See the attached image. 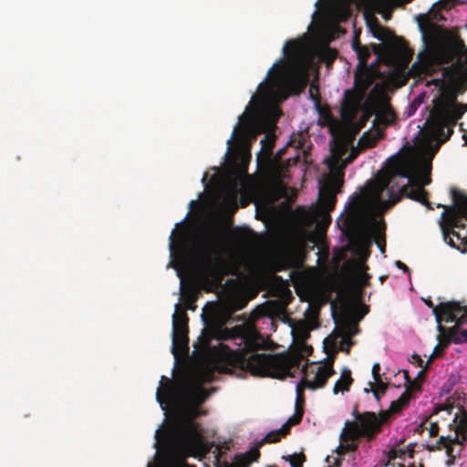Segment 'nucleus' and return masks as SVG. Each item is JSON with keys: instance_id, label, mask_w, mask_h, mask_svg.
<instances>
[{"instance_id": "nucleus-6", "label": "nucleus", "mask_w": 467, "mask_h": 467, "mask_svg": "<svg viewBox=\"0 0 467 467\" xmlns=\"http://www.w3.org/2000/svg\"><path fill=\"white\" fill-rule=\"evenodd\" d=\"M379 77V72L375 66L363 65L357 67L354 73V89L345 92L341 107L343 119L352 120L356 118L368 89Z\"/></svg>"}, {"instance_id": "nucleus-29", "label": "nucleus", "mask_w": 467, "mask_h": 467, "mask_svg": "<svg viewBox=\"0 0 467 467\" xmlns=\"http://www.w3.org/2000/svg\"><path fill=\"white\" fill-rule=\"evenodd\" d=\"M448 335L455 344L467 343V329H462L458 326L448 327Z\"/></svg>"}, {"instance_id": "nucleus-38", "label": "nucleus", "mask_w": 467, "mask_h": 467, "mask_svg": "<svg viewBox=\"0 0 467 467\" xmlns=\"http://www.w3.org/2000/svg\"><path fill=\"white\" fill-rule=\"evenodd\" d=\"M261 143L263 144V149L268 150L269 151H272V149L274 147V140L269 136H265L261 140Z\"/></svg>"}, {"instance_id": "nucleus-30", "label": "nucleus", "mask_w": 467, "mask_h": 467, "mask_svg": "<svg viewBox=\"0 0 467 467\" xmlns=\"http://www.w3.org/2000/svg\"><path fill=\"white\" fill-rule=\"evenodd\" d=\"M283 52L288 59H294L299 56L300 43L297 40H287L283 47Z\"/></svg>"}, {"instance_id": "nucleus-26", "label": "nucleus", "mask_w": 467, "mask_h": 467, "mask_svg": "<svg viewBox=\"0 0 467 467\" xmlns=\"http://www.w3.org/2000/svg\"><path fill=\"white\" fill-rule=\"evenodd\" d=\"M445 241L451 247L461 250V245L465 246L467 244V234L462 235L459 231L451 229Z\"/></svg>"}, {"instance_id": "nucleus-55", "label": "nucleus", "mask_w": 467, "mask_h": 467, "mask_svg": "<svg viewBox=\"0 0 467 467\" xmlns=\"http://www.w3.org/2000/svg\"><path fill=\"white\" fill-rule=\"evenodd\" d=\"M404 378L406 379V383L410 381L411 379L410 378L408 370H403Z\"/></svg>"}, {"instance_id": "nucleus-42", "label": "nucleus", "mask_w": 467, "mask_h": 467, "mask_svg": "<svg viewBox=\"0 0 467 467\" xmlns=\"http://www.w3.org/2000/svg\"><path fill=\"white\" fill-rule=\"evenodd\" d=\"M380 365L379 363H375L372 367V377L375 381H379L381 379L380 374Z\"/></svg>"}, {"instance_id": "nucleus-4", "label": "nucleus", "mask_w": 467, "mask_h": 467, "mask_svg": "<svg viewBox=\"0 0 467 467\" xmlns=\"http://www.w3.org/2000/svg\"><path fill=\"white\" fill-rule=\"evenodd\" d=\"M184 394L194 405L187 408L182 419L169 429H159L155 433L157 443H162L171 456L179 458L192 455L202 442V430L194 419L202 414L198 404L206 399L205 390L200 385L186 388Z\"/></svg>"}, {"instance_id": "nucleus-45", "label": "nucleus", "mask_w": 467, "mask_h": 467, "mask_svg": "<svg viewBox=\"0 0 467 467\" xmlns=\"http://www.w3.org/2000/svg\"><path fill=\"white\" fill-rule=\"evenodd\" d=\"M411 359H412L411 362H416L419 367L423 368L424 361L420 358V356H419L418 354H413L411 356Z\"/></svg>"}, {"instance_id": "nucleus-12", "label": "nucleus", "mask_w": 467, "mask_h": 467, "mask_svg": "<svg viewBox=\"0 0 467 467\" xmlns=\"http://www.w3.org/2000/svg\"><path fill=\"white\" fill-rule=\"evenodd\" d=\"M434 316L438 324L442 321L455 322L454 326L458 327L467 324V308L457 301L440 303L434 309Z\"/></svg>"}, {"instance_id": "nucleus-41", "label": "nucleus", "mask_w": 467, "mask_h": 467, "mask_svg": "<svg viewBox=\"0 0 467 467\" xmlns=\"http://www.w3.org/2000/svg\"><path fill=\"white\" fill-rule=\"evenodd\" d=\"M440 427L436 422H431L430 427L428 428L430 437L438 436Z\"/></svg>"}, {"instance_id": "nucleus-57", "label": "nucleus", "mask_w": 467, "mask_h": 467, "mask_svg": "<svg viewBox=\"0 0 467 467\" xmlns=\"http://www.w3.org/2000/svg\"><path fill=\"white\" fill-rule=\"evenodd\" d=\"M337 52L333 51L330 60L333 61L336 58Z\"/></svg>"}, {"instance_id": "nucleus-51", "label": "nucleus", "mask_w": 467, "mask_h": 467, "mask_svg": "<svg viewBox=\"0 0 467 467\" xmlns=\"http://www.w3.org/2000/svg\"><path fill=\"white\" fill-rule=\"evenodd\" d=\"M426 305L432 309V312L434 313V309L439 306H434V304L431 300L425 301Z\"/></svg>"}, {"instance_id": "nucleus-39", "label": "nucleus", "mask_w": 467, "mask_h": 467, "mask_svg": "<svg viewBox=\"0 0 467 467\" xmlns=\"http://www.w3.org/2000/svg\"><path fill=\"white\" fill-rule=\"evenodd\" d=\"M388 34H389V31L382 26L379 27V32H373L374 36L381 41L385 40Z\"/></svg>"}, {"instance_id": "nucleus-9", "label": "nucleus", "mask_w": 467, "mask_h": 467, "mask_svg": "<svg viewBox=\"0 0 467 467\" xmlns=\"http://www.w3.org/2000/svg\"><path fill=\"white\" fill-rule=\"evenodd\" d=\"M455 436H441L435 442L427 444L430 451L444 449L449 460L448 465L453 464L462 451V441H467V411L457 414L454 419Z\"/></svg>"}, {"instance_id": "nucleus-36", "label": "nucleus", "mask_w": 467, "mask_h": 467, "mask_svg": "<svg viewBox=\"0 0 467 467\" xmlns=\"http://www.w3.org/2000/svg\"><path fill=\"white\" fill-rule=\"evenodd\" d=\"M375 383H376L375 388L373 387L371 382L369 383V385L372 388V392H373L374 397L377 400H379L380 396L385 394V392L388 389V385L386 383H384L381 379H379V381H375Z\"/></svg>"}, {"instance_id": "nucleus-35", "label": "nucleus", "mask_w": 467, "mask_h": 467, "mask_svg": "<svg viewBox=\"0 0 467 467\" xmlns=\"http://www.w3.org/2000/svg\"><path fill=\"white\" fill-rule=\"evenodd\" d=\"M299 399L300 396L297 395L296 412L286 420L291 426L300 423L304 415V410L299 406Z\"/></svg>"}, {"instance_id": "nucleus-59", "label": "nucleus", "mask_w": 467, "mask_h": 467, "mask_svg": "<svg viewBox=\"0 0 467 467\" xmlns=\"http://www.w3.org/2000/svg\"><path fill=\"white\" fill-rule=\"evenodd\" d=\"M235 129H237V127ZM234 136H235V131H234L231 139L229 140V141H228L229 143L234 140Z\"/></svg>"}, {"instance_id": "nucleus-48", "label": "nucleus", "mask_w": 467, "mask_h": 467, "mask_svg": "<svg viewBox=\"0 0 467 467\" xmlns=\"http://www.w3.org/2000/svg\"><path fill=\"white\" fill-rule=\"evenodd\" d=\"M362 45L360 44L359 38L357 36L352 41V47L356 51L358 47H360Z\"/></svg>"}, {"instance_id": "nucleus-60", "label": "nucleus", "mask_w": 467, "mask_h": 467, "mask_svg": "<svg viewBox=\"0 0 467 467\" xmlns=\"http://www.w3.org/2000/svg\"><path fill=\"white\" fill-rule=\"evenodd\" d=\"M194 204H195V201H194V200H192V201L190 202V207L192 208Z\"/></svg>"}, {"instance_id": "nucleus-33", "label": "nucleus", "mask_w": 467, "mask_h": 467, "mask_svg": "<svg viewBox=\"0 0 467 467\" xmlns=\"http://www.w3.org/2000/svg\"><path fill=\"white\" fill-rule=\"evenodd\" d=\"M282 459L288 462L291 467H303V464L306 462V455L304 452H299L292 455L282 456Z\"/></svg>"}, {"instance_id": "nucleus-53", "label": "nucleus", "mask_w": 467, "mask_h": 467, "mask_svg": "<svg viewBox=\"0 0 467 467\" xmlns=\"http://www.w3.org/2000/svg\"><path fill=\"white\" fill-rule=\"evenodd\" d=\"M369 277L370 276L368 275L364 274V275H363V285H368Z\"/></svg>"}, {"instance_id": "nucleus-25", "label": "nucleus", "mask_w": 467, "mask_h": 467, "mask_svg": "<svg viewBox=\"0 0 467 467\" xmlns=\"http://www.w3.org/2000/svg\"><path fill=\"white\" fill-rule=\"evenodd\" d=\"M414 454V449L411 448V445H409L406 448H392L388 452V461L385 463V466H388L391 461L400 458L405 459L406 455H408L410 458H413Z\"/></svg>"}, {"instance_id": "nucleus-31", "label": "nucleus", "mask_w": 467, "mask_h": 467, "mask_svg": "<svg viewBox=\"0 0 467 467\" xmlns=\"http://www.w3.org/2000/svg\"><path fill=\"white\" fill-rule=\"evenodd\" d=\"M430 67L431 65L429 60L426 57H423V53H420L418 55L417 61L412 64L410 70L420 75L426 73Z\"/></svg>"}, {"instance_id": "nucleus-3", "label": "nucleus", "mask_w": 467, "mask_h": 467, "mask_svg": "<svg viewBox=\"0 0 467 467\" xmlns=\"http://www.w3.org/2000/svg\"><path fill=\"white\" fill-rule=\"evenodd\" d=\"M223 244V232L213 226L205 228L191 245L183 231L176 234L172 231L170 236L171 256L174 260L179 263L187 258L199 261L202 270L217 283L224 276L221 260Z\"/></svg>"}, {"instance_id": "nucleus-37", "label": "nucleus", "mask_w": 467, "mask_h": 467, "mask_svg": "<svg viewBox=\"0 0 467 467\" xmlns=\"http://www.w3.org/2000/svg\"><path fill=\"white\" fill-rule=\"evenodd\" d=\"M356 53L358 55V60H359V64L358 67L367 65V61L370 57L369 50L365 46H361L360 47H358L356 50Z\"/></svg>"}, {"instance_id": "nucleus-5", "label": "nucleus", "mask_w": 467, "mask_h": 467, "mask_svg": "<svg viewBox=\"0 0 467 467\" xmlns=\"http://www.w3.org/2000/svg\"><path fill=\"white\" fill-rule=\"evenodd\" d=\"M422 40L443 63L455 60L453 67L462 70L467 64V47L458 34L452 33L441 26L430 23L427 26H420Z\"/></svg>"}, {"instance_id": "nucleus-18", "label": "nucleus", "mask_w": 467, "mask_h": 467, "mask_svg": "<svg viewBox=\"0 0 467 467\" xmlns=\"http://www.w3.org/2000/svg\"><path fill=\"white\" fill-rule=\"evenodd\" d=\"M389 49L392 56L405 66L410 62L414 54L405 39L398 36H395Z\"/></svg>"}, {"instance_id": "nucleus-34", "label": "nucleus", "mask_w": 467, "mask_h": 467, "mask_svg": "<svg viewBox=\"0 0 467 467\" xmlns=\"http://www.w3.org/2000/svg\"><path fill=\"white\" fill-rule=\"evenodd\" d=\"M438 327L442 334V338H440L439 344L436 346V349H441V352H444L452 340L448 335V328L443 327L441 324H439Z\"/></svg>"}, {"instance_id": "nucleus-61", "label": "nucleus", "mask_w": 467, "mask_h": 467, "mask_svg": "<svg viewBox=\"0 0 467 467\" xmlns=\"http://www.w3.org/2000/svg\"><path fill=\"white\" fill-rule=\"evenodd\" d=\"M463 140H464V141H465V144L467 145V135H464V136H463Z\"/></svg>"}, {"instance_id": "nucleus-15", "label": "nucleus", "mask_w": 467, "mask_h": 467, "mask_svg": "<svg viewBox=\"0 0 467 467\" xmlns=\"http://www.w3.org/2000/svg\"><path fill=\"white\" fill-rule=\"evenodd\" d=\"M335 374V370L332 364L324 365L317 367V370L315 374L313 380L303 379L296 387V393L298 396L301 395V388L317 389L324 388L328 379Z\"/></svg>"}, {"instance_id": "nucleus-17", "label": "nucleus", "mask_w": 467, "mask_h": 467, "mask_svg": "<svg viewBox=\"0 0 467 467\" xmlns=\"http://www.w3.org/2000/svg\"><path fill=\"white\" fill-rule=\"evenodd\" d=\"M451 196L454 205L446 208L447 214L457 217L462 221H467V195L457 190L451 188Z\"/></svg>"}, {"instance_id": "nucleus-63", "label": "nucleus", "mask_w": 467, "mask_h": 467, "mask_svg": "<svg viewBox=\"0 0 467 467\" xmlns=\"http://www.w3.org/2000/svg\"><path fill=\"white\" fill-rule=\"evenodd\" d=\"M265 467H277L276 465H267Z\"/></svg>"}, {"instance_id": "nucleus-16", "label": "nucleus", "mask_w": 467, "mask_h": 467, "mask_svg": "<svg viewBox=\"0 0 467 467\" xmlns=\"http://www.w3.org/2000/svg\"><path fill=\"white\" fill-rule=\"evenodd\" d=\"M382 138L383 132L380 130L364 132L359 138L357 147L352 148L349 155L346 158V163L352 162L361 151L375 147Z\"/></svg>"}, {"instance_id": "nucleus-32", "label": "nucleus", "mask_w": 467, "mask_h": 467, "mask_svg": "<svg viewBox=\"0 0 467 467\" xmlns=\"http://www.w3.org/2000/svg\"><path fill=\"white\" fill-rule=\"evenodd\" d=\"M382 225H383V223L374 220L372 223V232H373L374 235L377 237L376 243H377L379 248L380 249L381 253H385V248H386L385 240L384 239L382 241L379 240V235H381L384 231V227H382Z\"/></svg>"}, {"instance_id": "nucleus-24", "label": "nucleus", "mask_w": 467, "mask_h": 467, "mask_svg": "<svg viewBox=\"0 0 467 467\" xmlns=\"http://www.w3.org/2000/svg\"><path fill=\"white\" fill-rule=\"evenodd\" d=\"M354 379L351 376V370L348 368H345L341 371L340 378L337 380L333 388V393L338 394L339 392L348 391L350 386L352 385Z\"/></svg>"}, {"instance_id": "nucleus-56", "label": "nucleus", "mask_w": 467, "mask_h": 467, "mask_svg": "<svg viewBox=\"0 0 467 467\" xmlns=\"http://www.w3.org/2000/svg\"><path fill=\"white\" fill-rule=\"evenodd\" d=\"M306 369H307V365L306 364V365H304V366H303V368H302V372H303V374H304V375H306Z\"/></svg>"}, {"instance_id": "nucleus-44", "label": "nucleus", "mask_w": 467, "mask_h": 467, "mask_svg": "<svg viewBox=\"0 0 467 467\" xmlns=\"http://www.w3.org/2000/svg\"><path fill=\"white\" fill-rule=\"evenodd\" d=\"M443 354V352H441V349H436V347L434 348L433 349V352L432 354L430 356L428 361H427V365L430 364L431 362H432V360L437 358V357H440Z\"/></svg>"}, {"instance_id": "nucleus-28", "label": "nucleus", "mask_w": 467, "mask_h": 467, "mask_svg": "<svg viewBox=\"0 0 467 467\" xmlns=\"http://www.w3.org/2000/svg\"><path fill=\"white\" fill-rule=\"evenodd\" d=\"M341 438L342 440L344 441V444H341L339 447H338V453L339 454H345L347 452H353V451H356L358 450V440H348L347 439V427L345 426V429L341 434Z\"/></svg>"}, {"instance_id": "nucleus-8", "label": "nucleus", "mask_w": 467, "mask_h": 467, "mask_svg": "<svg viewBox=\"0 0 467 467\" xmlns=\"http://www.w3.org/2000/svg\"><path fill=\"white\" fill-rule=\"evenodd\" d=\"M321 234L300 230L292 234L284 248V256L291 267H303L308 254L322 241Z\"/></svg>"}, {"instance_id": "nucleus-7", "label": "nucleus", "mask_w": 467, "mask_h": 467, "mask_svg": "<svg viewBox=\"0 0 467 467\" xmlns=\"http://www.w3.org/2000/svg\"><path fill=\"white\" fill-rule=\"evenodd\" d=\"M391 407L389 410L381 411L379 415L375 412L366 411L360 413L356 406L352 411L355 421H347V439L359 440L365 438L368 441L375 439L376 435L381 431V427L386 423L391 414Z\"/></svg>"}, {"instance_id": "nucleus-40", "label": "nucleus", "mask_w": 467, "mask_h": 467, "mask_svg": "<svg viewBox=\"0 0 467 467\" xmlns=\"http://www.w3.org/2000/svg\"><path fill=\"white\" fill-rule=\"evenodd\" d=\"M258 88H262L263 89V92L265 93V96H268L270 95L272 92H273V84L271 82H267V83H265V82H262Z\"/></svg>"}, {"instance_id": "nucleus-54", "label": "nucleus", "mask_w": 467, "mask_h": 467, "mask_svg": "<svg viewBox=\"0 0 467 467\" xmlns=\"http://www.w3.org/2000/svg\"><path fill=\"white\" fill-rule=\"evenodd\" d=\"M451 2V0H441V5L442 8H447V5Z\"/></svg>"}, {"instance_id": "nucleus-11", "label": "nucleus", "mask_w": 467, "mask_h": 467, "mask_svg": "<svg viewBox=\"0 0 467 467\" xmlns=\"http://www.w3.org/2000/svg\"><path fill=\"white\" fill-rule=\"evenodd\" d=\"M344 173L338 171L327 178L326 182L320 183L318 200L322 209L329 213L335 208L337 197L336 193L340 192L344 183Z\"/></svg>"}, {"instance_id": "nucleus-22", "label": "nucleus", "mask_w": 467, "mask_h": 467, "mask_svg": "<svg viewBox=\"0 0 467 467\" xmlns=\"http://www.w3.org/2000/svg\"><path fill=\"white\" fill-rule=\"evenodd\" d=\"M309 96L311 99L314 101L315 106L317 109L318 110V113L320 117L323 119L325 124L327 125H333L336 123L335 119L333 118L331 112L328 109L323 108L321 106V98L319 94L318 87L311 84L309 87Z\"/></svg>"}, {"instance_id": "nucleus-52", "label": "nucleus", "mask_w": 467, "mask_h": 467, "mask_svg": "<svg viewBox=\"0 0 467 467\" xmlns=\"http://www.w3.org/2000/svg\"><path fill=\"white\" fill-rule=\"evenodd\" d=\"M275 67H277V63L274 64L273 67L269 69L265 81H267L268 78L273 74Z\"/></svg>"}, {"instance_id": "nucleus-43", "label": "nucleus", "mask_w": 467, "mask_h": 467, "mask_svg": "<svg viewBox=\"0 0 467 467\" xmlns=\"http://www.w3.org/2000/svg\"><path fill=\"white\" fill-rule=\"evenodd\" d=\"M291 427L292 426L286 421L285 423H284L282 425V427L280 429H278L282 437L286 436L290 432Z\"/></svg>"}, {"instance_id": "nucleus-23", "label": "nucleus", "mask_w": 467, "mask_h": 467, "mask_svg": "<svg viewBox=\"0 0 467 467\" xmlns=\"http://www.w3.org/2000/svg\"><path fill=\"white\" fill-rule=\"evenodd\" d=\"M442 221L441 223V228L442 230L444 239L448 238V232L451 229L456 230H463L465 228V221H462L457 217H453L450 214H447V212H443L441 214Z\"/></svg>"}, {"instance_id": "nucleus-21", "label": "nucleus", "mask_w": 467, "mask_h": 467, "mask_svg": "<svg viewBox=\"0 0 467 467\" xmlns=\"http://www.w3.org/2000/svg\"><path fill=\"white\" fill-rule=\"evenodd\" d=\"M329 5L331 15L338 21H346L351 16L350 4L352 0H326Z\"/></svg>"}, {"instance_id": "nucleus-62", "label": "nucleus", "mask_w": 467, "mask_h": 467, "mask_svg": "<svg viewBox=\"0 0 467 467\" xmlns=\"http://www.w3.org/2000/svg\"><path fill=\"white\" fill-rule=\"evenodd\" d=\"M393 120H394V116L392 115V119H391V120H389V121H388V123H389H389H392V121H393Z\"/></svg>"}, {"instance_id": "nucleus-49", "label": "nucleus", "mask_w": 467, "mask_h": 467, "mask_svg": "<svg viewBox=\"0 0 467 467\" xmlns=\"http://www.w3.org/2000/svg\"><path fill=\"white\" fill-rule=\"evenodd\" d=\"M345 150H346L345 146H342L341 149H339V150L337 152H336V150H334V149L332 150L333 154L336 155L337 158H340Z\"/></svg>"}, {"instance_id": "nucleus-20", "label": "nucleus", "mask_w": 467, "mask_h": 467, "mask_svg": "<svg viewBox=\"0 0 467 467\" xmlns=\"http://www.w3.org/2000/svg\"><path fill=\"white\" fill-rule=\"evenodd\" d=\"M178 389L173 386V383L167 377L162 376L161 379V386L156 392V400L162 406L168 401L174 400L177 397Z\"/></svg>"}, {"instance_id": "nucleus-10", "label": "nucleus", "mask_w": 467, "mask_h": 467, "mask_svg": "<svg viewBox=\"0 0 467 467\" xmlns=\"http://www.w3.org/2000/svg\"><path fill=\"white\" fill-rule=\"evenodd\" d=\"M188 316L185 310H180L176 305V311L172 315V346L171 352L177 357L179 352L188 349Z\"/></svg>"}, {"instance_id": "nucleus-19", "label": "nucleus", "mask_w": 467, "mask_h": 467, "mask_svg": "<svg viewBox=\"0 0 467 467\" xmlns=\"http://www.w3.org/2000/svg\"><path fill=\"white\" fill-rule=\"evenodd\" d=\"M421 390V383L417 379H410L406 384V390L400 395V397L391 402V411L400 412L404 407H406L411 399L413 398V392Z\"/></svg>"}, {"instance_id": "nucleus-47", "label": "nucleus", "mask_w": 467, "mask_h": 467, "mask_svg": "<svg viewBox=\"0 0 467 467\" xmlns=\"http://www.w3.org/2000/svg\"><path fill=\"white\" fill-rule=\"evenodd\" d=\"M396 266L398 268L403 270L404 272H409L410 271L409 267L404 263H402L401 261H397L396 262Z\"/></svg>"}, {"instance_id": "nucleus-13", "label": "nucleus", "mask_w": 467, "mask_h": 467, "mask_svg": "<svg viewBox=\"0 0 467 467\" xmlns=\"http://www.w3.org/2000/svg\"><path fill=\"white\" fill-rule=\"evenodd\" d=\"M282 435L278 430L269 431L260 441L243 454H238L234 458V467H249V465L257 462L260 458V447L265 443H273L280 441Z\"/></svg>"}, {"instance_id": "nucleus-58", "label": "nucleus", "mask_w": 467, "mask_h": 467, "mask_svg": "<svg viewBox=\"0 0 467 467\" xmlns=\"http://www.w3.org/2000/svg\"><path fill=\"white\" fill-rule=\"evenodd\" d=\"M324 220H327V223H330L331 222V218L329 215H326V217L324 218Z\"/></svg>"}, {"instance_id": "nucleus-46", "label": "nucleus", "mask_w": 467, "mask_h": 467, "mask_svg": "<svg viewBox=\"0 0 467 467\" xmlns=\"http://www.w3.org/2000/svg\"><path fill=\"white\" fill-rule=\"evenodd\" d=\"M427 366H428V365L426 364V366L424 367V368H423V369H421V370H420V371L418 372L417 378L415 379H417V380L420 381V383L424 380V378H425V369H426Z\"/></svg>"}, {"instance_id": "nucleus-27", "label": "nucleus", "mask_w": 467, "mask_h": 467, "mask_svg": "<svg viewBox=\"0 0 467 467\" xmlns=\"http://www.w3.org/2000/svg\"><path fill=\"white\" fill-rule=\"evenodd\" d=\"M335 336H336V338L340 337V340L338 342L339 350H341L347 354H349L350 348L353 345V341L350 339L351 334L348 331H347L346 329H344L342 331L336 332Z\"/></svg>"}, {"instance_id": "nucleus-14", "label": "nucleus", "mask_w": 467, "mask_h": 467, "mask_svg": "<svg viewBox=\"0 0 467 467\" xmlns=\"http://www.w3.org/2000/svg\"><path fill=\"white\" fill-rule=\"evenodd\" d=\"M349 244L353 254L358 257L363 270H366L368 267L365 265V262L370 255V236L361 232L353 233L349 237Z\"/></svg>"}, {"instance_id": "nucleus-2", "label": "nucleus", "mask_w": 467, "mask_h": 467, "mask_svg": "<svg viewBox=\"0 0 467 467\" xmlns=\"http://www.w3.org/2000/svg\"><path fill=\"white\" fill-rule=\"evenodd\" d=\"M206 326L199 338L204 350L218 341L225 365L249 372L254 376L284 379L294 377L304 358L300 352L285 354L257 353L267 348V342L253 322H244L233 327H224L216 322L215 315L202 313Z\"/></svg>"}, {"instance_id": "nucleus-1", "label": "nucleus", "mask_w": 467, "mask_h": 467, "mask_svg": "<svg viewBox=\"0 0 467 467\" xmlns=\"http://www.w3.org/2000/svg\"><path fill=\"white\" fill-rule=\"evenodd\" d=\"M467 112V104L458 101L451 92L441 93L432 100V109L426 119V133L431 158L448 141L454 133V127ZM431 159L421 158L414 162H395L389 173H378L365 189L364 195L372 206L385 213L399 202L403 196L416 201L428 210H433L428 201L429 192L424 189L431 183Z\"/></svg>"}, {"instance_id": "nucleus-50", "label": "nucleus", "mask_w": 467, "mask_h": 467, "mask_svg": "<svg viewBox=\"0 0 467 467\" xmlns=\"http://www.w3.org/2000/svg\"><path fill=\"white\" fill-rule=\"evenodd\" d=\"M362 196L357 194L353 196L352 201L355 202L357 205H359L362 202Z\"/></svg>"}]
</instances>
